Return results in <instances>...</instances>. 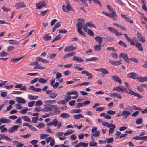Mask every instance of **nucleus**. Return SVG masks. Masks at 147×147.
Returning <instances> with one entry per match:
<instances>
[{
	"mask_svg": "<svg viewBox=\"0 0 147 147\" xmlns=\"http://www.w3.org/2000/svg\"><path fill=\"white\" fill-rule=\"evenodd\" d=\"M113 91L116 90L118 92L123 93L125 92L126 93H128V91L126 88L122 86H116L112 90Z\"/></svg>",
	"mask_w": 147,
	"mask_h": 147,
	"instance_id": "obj_1",
	"label": "nucleus"
},
{
	"mask_svg": "<svg viewBox=\"0 0 147 147\" xmlns=\"http://www.w3.org/2000/svg\"><path fill=\"white\" fill-rule=\"evenodd\" d=\"M46 4L45 1H42L38 3L36 5V7L37 9H40L41 8L45 7Z\"/></svg>",
	"mask_w": 147,
	"mask_h": 147,
	"instance_id": "obj_2",
	"label": "nucleus"
},
{
	"mask_svg": "<svg viewBox=\"0 0 147 147\" xmlns=\"http://www.w3.org/2000/svg\"><path fill=\"white\" fill-rule=\"evenodd\" d=\"M108 29L109 31L112 33H114L117 36H121L122 34L119 32L117 30H115L114 28L109 27H108Z\"/></svg>",
	"mask_w": 147,
	"mask_h": 147,
	"instance_id": "obj_3",
	"label": "nucleus"
},
{
	"mask_svg": "<svg viewBox=\"0 0 147 147\" xmlns=\"http://www.w3.org/2000/svg\"><path fill=\"white\" fill-rule=\"evenodd\" d=\"M58 122V120L56 118H55L53 120L52 122L47 123V125L51 126L53 125L54 127H56L57 126Z\"/></svg>",
	"mask_w": 147,
	"mask_h": 147,
	"instance_id": "obj_4",
	"label": "nucleus"
},
{
	"mask_svg": "<svg viewBox=\"0 0 147 147\" xmlns=\"http://www.w3.org/2000/svg\"><path fill=\"white\" fill-rule=\"evenodd\" d=\"M127 77L131 78L133 79H137L138 77V74L134 72H131L127 74Z\"/></svg>",
	"mask_w": 147,
	"mask_h": 147,
	"instance_id": "obj_5",
	"label": "nucleus"
},
{
	"mask_svg": "<svg viewBox=\"0 0 147 147\" xmlns=\"http://www.w3.org/2000/svg\"><path fill=\"white\" fill-rule=\"evenodd\" d=\"M121 60L114 61L112 60H110L109 61V62L111 64L115 65L117 66L121 64Z\"/></svg>",
	"mask_w": 147,
	"mask_h": 147,
	"instance_id": "obj_6",
	"label": "nucleus"
},
{
	"mask_svg": "<svg viewBox=\"0 0 147 147\" xmlns=\"http://www.w3.org/2000/svg\"><path fill=\"white\" fill-rule=\"evenodd\" d=\"M15 7L16 9H20L26 7V6L23 2H21L15 4Z\"/></svg>",
	"mask_w": 147,
	"mask_h": 147,
	"instance_id": "obj_7",
	"label": "nucleus"
},
{
	"mask_svg": "<svg viewBox=\"0 0 147 147\" xmlns=\"http://www.w3.org/2000/svg\"><path fill=\"white\" fill-rule=\"evenodd\" d=\"M20 126L18 125H14L9 129L8 130V131L11 133H13L17 131V129Z\"/></svg>",
	"mask_w": 147,
	"mask_h": 147,
	"instance_id": "obj_8",
	"label": "nucleus"
},
{
	"mask_svg": "<svg viewBox=\"0 0 147 147\" xmlns=\"http://www.w3.org/2000/svg\"><path fill=\"white\" fill-rule=\"evenodd\" d=\"M62 9L64 12H68L69 11L71 10L72 8L71 6L67 5L66 6L65 5H63L62 6Z\"/></svg>",
	"mask_w": 147,
	"mask_h": 147,
	"instance_id": "obj_9",
	"label": "nucleus"
},
{
	"mask_svg": "<svg viewBox=\"0 0 147 147\" xmlns=\"http://www.w3.org/2000/svg\"><path fill=\"white\" fill-rule=\"evenodd\" d=\"M113 80L115 81L118 82L120 84L122 83V82L121 79L118 77L116 76H112Z\"/></svg>",
	"mask_w": 147,
	"mask_h": 147,
	"instance_id": "obj_10",
	"label": "nucleus"
},
{
	"mask_svg": "<svg viewBox=\"0 0 147 147\" xmlns=\"http://www.w3.org/2000/svg\"><path fill=\"white\" fill-rule=\"evenodd\" d=\"M110 96L111 97L119 98L120 99L122 98V97L121 95L117 93H111L110 94Z\"/></svg>",
	"mask_w": 147,
	"mask_h": 147,
	"instance_id": "obj_11",
	"label": "nucleus"
},
{
	"mask_svg": "<svg viewBox=\"0 0 147 147\" xmlns=\"http://www.w3.org/2000/svg\"><path fill=\"white\" fill-rule=\"evenodd\" d=\"M76 47L73 46H70L66 47L64 49V51L69 52L76 49Z\"/></svg>",
	"mask_w": 147,
	"mask_h": 147,
	"instance_id": "obj_12",
	"label": "nucleus"
},
{
	"mask_svg": "<svg viewBox=\"0 0 147 147\" xmlns=\"http://www.w3.org/2000/svg\"><path fill=\"white\" fill-rule=\"evenodd\" d=\"M16 98V101L18 103L25 104L26 102V100L21 97H17Z\"/></svg>",
	"mask_w": 147,
	"mask_h": 147,
	"instance_id": "obj_13",
	"label": "nucleus"
},
{
	"mask_svg": "<svg viewBox=\"0 0 147 147\" xmlns=\"http://www.w3.org/2000/svg\"><path fill=\"white\" fill-rule=\"evenodd\" d=\"M81 74H86L87 76H88V79H90L92 78L93 76L92 74L89 73L86 70L82 71L81 72Z\"/></svg>",
	"mask_w": 147,
	"mask_h": 147,
	"instance_id": "obj_14",
	"label": "nucleus"
},
{
	"mask_svg": "<svg viewBox=\"0 0 147 147\" xmlns=\"http://www.w3.org/2000/svg\"><path fill=\"white\" fill-rule=\"evenodd\" d=\"M88 143L81 142L78 144L74 147H80L82 146L83 147H87L88 146Z\"/></svg>",
	"mask_w": 147,
	"mask_h": 147,
	"instance_id": "obj_15",
	"label": "nucleus"
},
{
	"mask_svg": "<svg viewBox=\"0 0 147 147\" xmlns=\"http://www.w3.org/2000/svg\"><path fill=\"white\" fill-rule=\"evenodd\" d=\"M0 122L2 123H10L11 121L6 118H2L0 119Z\"/></svg>",
	"mask_w": 147,
	"mask_h": 147,
	"instance_id": "obj_16",
	"label": "nucleus"
},
{
	"mask_svg": "<svg viewBox=\"0 0 147 147\" xmlns=\"http://www.w3.org/2000/svg\"><path fill=\"white\" fill-rule=\"evenodd\" d=\"M49 34H45L43 36L44 40L45 41H48L50 40L51 39V37L49 36Z\"/></svg>",
	"mask_w": 147,
	"mask_h": 147,
	"instance_id": "obj_17",
	"label": "nucleus"
},
{
	"mask_svg": "<svg viewBox=\"0 0 147 147\" xmlns=\"http://www.w3.org/2000/svg\"><path fill=\"white\" fill-rule=\"evenodd\" d=\"M38 98L37 96L29 94L28 95V98L30 100H36Z\"/></svg>",
	"mask_w": 147,
	"mask_h": 147,
	"instance_id": "obj_18",
	"label": "nucleus"
},
{
	"mask_svg": "<svg viewBox=\"0 0 147 147\" xmlns=\"http://www.w3.org/2000/svg\"><path fill=\"white\" fill-rule=\"evenodd\" d=\"M137 79L138 81L140 82H143L145 81H147V77L146 76L140 77H138Z\"/></svg>",
	"mask_w": 147,
	"mask_h": 147,
	"instance_id": "obj_19",
	"label": "nucleus"
},
{
	"mask_svg": "<svg viewBox=\"0 0 147 147\" xmlns=\"http://www.w3.org/2000/svg\"><path fill=\"white\" fill-rule=\"evenodd\" d=\"M94 39L96 42H98L99 44L100 45H101L103 41L102 38L99 36L95 37Z\"/></svg>",
	"mask_w": 147,
	"mask_h": 147,
	"instance_id": "obj_20",
	"label": "nucleus"
},
{
	"mask_svg": "<svg viewBox=\"0 0 147 147\" xmlns=\"http://www.w3.org/2000/svg\"><path fill=\"white\" fill-rule=\"evenodd\" d=\"M72 60L76 61L78 62H82L84 61V60L80 57H78L76 56H74L72 59Z\"/></svg>",
	"mask_w": 147,
	"mask_h": 147,
	"instance_id": "obj_21",
	"label": "nucleus"
},
{
	"mask_svg": "<svg viewBox=\"0 0 147 147\" xmlns=\"http://www.w3.org/2000/svg\"><path fill=\"white\" fill-rule=\"evenodd\" d=\"M135 47L140 51H142L143 50V48L142 47V44L140 43H135Z\"/></svg>",
	"mask_w": 147,
	"mask_h": 147,
	"instance_id": "obj_22",
	"label": "nucleus"
},
{
	"mask_svg": "<svg viewBox=\"0 0 147 147\" xmlns=\"http://www.w3.org/2000/svg\"><path fill=\"white\" fill-rule=\"evenodd\" d=\"M145 86H146V87L147 86V85L142 84L140 86H138L137 87V88L139 91L140 92H142L143 91V87Z\"/></svg>",
	"mask_w": 147,
	"mask_h": 147,
	"instance_id": "obj_23",
	"label": "nucleus"
},
{
	"mask_svg": "<svg viewBox=\"0 0 147 147\" xmlns=\"http://www.w3.org/2000/svg\"><path fill=\"white\" fill-rule=\"evenodd\" d=\"M117 17L116 12L114 10H113L112 12L111 13V15L110 18H113L114 20H116L117 18H116V17Z\"/></svg>",
	"mask_w": 147,
	"mask_h": 147,
	"instance_id": "obj_24",
	"label": "nucleus"
},
{
	"mask_svg": "<svg viewBox=\"0 0 147 147\" xmlns=\"http://www.w3.org/2000/svg\"><path fill=\"white\" fill-rule=\"evenodd\" d=\"M106 42H110L114 41V38L113 37H107V38H105Z\"/></svg>",
	"mask_w": 147,
	"mask_h": 147,
	"instance_id": "obj_25",
	"label": "nucleus"
},
{
	"mask_svg": "<svg viewBox=\"0 0 147 147\" xmlns=\"http://www.w3.org/2000/svg\"><path fill=\"white\" fill-rule=\"evenodd\" d=\"M60 116L63 118H67L70 117V115L67 113H64L61 114Z\"/></svg>",
	"mask_w": 147,
	"mask_h": 147,
	"instance_id": "obj_26",
	"label": "nucleus"
},
{
	"mask_svg": "<svg viewBox=\"0 0 147 147\" xmlns=\"http://www.w3.org/2000/svg\"><path fill=\"white\" fill-rule=\"evenodd\" d=\"M94 48L95 51H99L101 49V45L98 44V45H95L94 47Z\"/></svg>",
	"mask_w": 147,
	"mask_h": 147,
	"instance_id": "obj_27",
	"label": "nucleus"
},
{
	"mask_svg": "<svg viewBox=\"0 0 147 147\" xmlns=\"http://www.w3.org/2000/svg\"><path fill=\"white\" fill-rule=\"evenodd\" d=\"M122 115L124 117H127L130 115V113L129 111L124 110L122 112Z\"/></svg>",
	"mask_w": 147,
	"mask_h": 147,
	"instance_id": "obj_28",
	"label": "nucleus"
},
{
	"mask_svg": "<svg viewBox=\"0 0 147 147\" xmlns=\"http://www.w3.org/2000/svg\"><path fill=\"white\" fill-rule=\"evenodd\" d=\"M86 26H87V27H92L94 28H96V26L95 25L90 21L86 22Z\"/></svg>",
	"mask_w": 147,
	"mask_h": 147,
	"instance_id": "obj_29",
	"label": "nucleus"
},
{
	"mask_svg": "<svg viewBox=\"0 0 147 147\" xmlns=\"http://www.w3.org/2000/svg\"><path fill=\"white\" fill-rule=\"evenodd\" d=\"M74 117L75 119L78 120L80 118H83L84 117V116L82 114H79L77 115H74Z\"/></svg>",
	"mask_w": 147,
	"mask_h": 147,
	"instance_id": "obj_30",
	"label": "nucleus"
},
{
	"mask_svg": "<svg viewBox=\"0 0 147 147\" xmlns=\"http://www.w3.org/2000/svg\"><path fill=\"white\" fill-rule=\"evenodd\" d=\"M23 56L21 57L18 58H11V61L13 62H16L19 61L21 60L23 57Z\"/></svg>",
	"mask_w": 147,
	"mask_h": 147,
	"instance_id": "obj_31",
	"label": "nucleus"
},
{
	"mask_svg": "<svg viewBox=\"0 0 147 147\" xmlns=\"http://www.w3.org/2000/svg\"><path fill=\"white\" fill-rule=\"evenodd\" d=\"M102 124L105 126H107L108 128H110L111 127H112V126H114L113 124L111 123L109 124L108 123L106 122H102Z\"/></svg>",
	"mask_w": 147,
	"mask_h": 147,
	"instance_id": "obj_32",
	"label": "nucleus"
},
{
	"mask_svg": "<svg viewBox=\"0 0 147 147\" xmlns=\"http://www.w3.org/2000/svg\"><path fill=\"white\" fill-rule=\"evenodd\" d=\"M22 118L24 121L27 122L31 123V121L30 120V119L27 116H23L22 117Z\"/></svg>",
	"mask_w": 147,
	"mask_h": 147,
	"instance_id": "obj_33",
	"label": "nucleus"
},
{
	"mask_svg": "<svg viewBox=\"0 0 147 147\" xmlns=\"http://www.w3.org/2000/svg\"><path fill=\"white\" fill-rule=\"evenodd\" d=\"M60 24L59 22H57L54 25L53 28L52 29V31L53 32H54L55 30L60 27Z\"/></svg>",
	"mask_w": 147,
	"mask_h": 147,
	"instance_id": "obj_34",
	"label": "nucleus"
},
{
	"mask_svg": "<svg viewBox=\"0 0 147 147\" xmlns=\"http://www.w3.org/2000/svg\"><path fill=\"white\" fill-rule=\"evenodd\" d=\"M57 95L58 94L57 93H51L49 95V97L51 98L52 99H54L57 96Z\"/></svg>",
	"mask_w": 147,
	"mask_h": 147,
	"instance_id": "obj_35",
	"label": "nucleus"
},
{
	"mask_svg": "<svg viewBox=\"0 0 147 147\" xmlns=\"http://www.w3.org/2000/svg\"><path fill=\"white\" fill-rule=\"evenodd\" d=\"M82 26V25L81 23L80 22H78L76 24V27L77 28V30L81 29Z\"/></svg>",
	"mask_w": 147,
	"mask_h": 147,
	"instance_id": "obj_36",
	"label": "nucleus"
},
{
	"mask_svg": "<svg viewBox=\"0 0 147 147\" xmlns=\"http://www.w3.org/2000/svg\"><path fill=\"white\" fill-rule=\"evenodd\" d=\"M76 53L75 52H72L69 53H68L66 55L65 57L64 58H67L68 57H71L73 56Z\"/></svg>",
	"mask_w": 147,
	"mask_h": 147,
	"instance_id": "obj_37",
	"label": "nucleus"
},
{
	"mask_svg": "<svg viewBox=\"0 0 147 147\" xmlns=\"http://www.w3.org/2000/svg\"><path fill=\"white\" fill-rule=\"evenodd\" d=\"M113 126H112V127H111L109 129V133L110 134L111 133H112L114 131V129L116 128L115 126L113 124Z\"/></svg>",
	"mask_w": 147,
	"mask_h": 147,
	"instance_id": "obj_38",
	"label": "nucleus"
},
{
	"mask_svg": "<svg viewBox=\"0 0 147 147\" xmlns=\"http://www.w3.org/2000/svg\"><path fill=\"white\" fill-rule=\"evenodd\" d=\"M143 122V119L142 118H140L137 119L136 120V123L137 124H140Z\"/></svg>",
	"mask_w": 147,
	"mask_h": 147,
	"instance_id": "obj_39",
	"label": "nucleus"
},
{
	"mask_svg": "<svg viewBox=\"0 0 147 147\" xmlns=\"http://www.w3.org/2000/svg\"><path fill=\"white\" fill-rule=\"evenodd\" d=\"M97 143L93 141L90 142L89 143V146L90 147L95 146L97 145Z\"/></svg>",
	"mask_w": 147,
	"mask_h": 147,
	"instance_id": "obj_40",
	"label": "nucleus"
},
{
	"mask_svg": "<svg viewBox=\"0 0 147 147\" xmlns=\"http://www.w3.org/2000/svg\"><path fill=\"white\" fill-rule=\"evenodd\" d=\"M67 94H69V95H78V92L76 91H73L71 92H67Z\"/></svg>",
	"mask_w": 147,
	"mask_h": 147,
	"instance_id": "obj_41",
	"label": "nucleus"
},
{
	"mask_svg": "<svg viewBox=\"0 0 147 147\" xmlns=\"http://www.w3.org/2000/svg\"><path fill=\"white\" fill-rule=\"evenodd\" d=\"M52 110V108L51 107H45L42 109V111H50Z\"/></svg>",
	"mask_w": 147,
	"mask_h": 147,
	"instance_id": "obj_42",
	"label": "nucleus"
},
{
	"mask_svg": "<svg viewBox=\"0 0 147 147\" xmlns=\"http://www.w3.org/2000/svg\"><path fill=\"white\" fill-rule=\"evenodd\" d=\"M71 99V97L69 96V94L67 93L66 94L65 100L66 102H68Z\"/></svg>",
	"mask_w": 147,
	"mask_h": 147,
	"instance_id": "obj_43",
	"label": "nucleus"
},
{
	"mask_svg": "<svg viewBox=\"0 0 147 147\" xmlns=\"http://www.w3.org/2000/svg\"><path fill=\"white\" fill-rule=\"evenodd\" d=\"M38 82L40 83L44 84L47 82V80L45 79L41 78L39 79Z\"/></svg>",
	"mask_w": 147,
	"mask_h": 147,
	"instance_id": "obj_44",
	"label": "nucleus"
},
{
	"mask_svg": "<svg viewBox=\"0 0 147 147\" xmlns=\"http://www.w3.org/2000/svg\"><path fill=\"white\" fill-rule=\"evenodd\" d=\"M44 103L45 104L44 105V106H49L51 104L50 101V100H46L44 101Z\"/></svg>",
	"mask_w": 147,
	"mask_h": 147,
	"instance_id": "obj_45",
	"label": "nucleus"
},
{
	"mask_svg": "<svg viewBox=\"0 0 147 147\" xmlns=\"http://www.w3.org/2000/svg\"><path fill=\"white\" fill-rule=\"evenodd\" d=\"M21 117H19L17 120L16 121L14 122V123L15 124H18L19 125H21L22 124V122L21 121Z\"/></svg>",
	"mask_w": 147,
	"mask_h": 147,
	"instance_id": "obj_46",
	"label": "nucleus"
},
{
	"mask_svg": "<svg viewBox=\"0 0 147 147\" xmlns=\"http://www.w3.org/2000/svg\"><path fill=\"white\" fill-rule=\"evenodd\" d=\"M28 108L26 107L24 109H22L20 111V113L22 114H25L28 111Z\"/></svg>",
	"mask_w": 147,
	"mask_h": 147,
	"instance_id": "obj_47",
	"label": "nucleus"
},
{
	"mask_svg": "<svg viewBox=\"0 0 147 147\" xmlns=\"http://www.w3.org/2000/svg\"><path fill=\"white\" fill-rule=\"evenodd\" d=\"M101 72L105 74H107L109 73L108 71L105 68H101Z\"/></svg>",
	"mask_w": 147,
	"mask_h": 147,
	"instance_id": "obj_48",
	"label": "nucleus"
},
{
	"mask_svg": "<svg viewBox=\"0 0 147 147\" xmlns=\"http://www.w3.org/2000/svg\"><path fill=\"white\" fill-rule=\"evenodd\" d=\"M43 105L42 101L40 100L37 101L36 102L35 105L36 106H40Z\"/></svg>",
	"mask_w": 147,
	"mask_h": 147,
	"instance_id": "obj_49",
	"label": "nucleus"
},
{
	"mask_svg": "<svg viewBox=\"0 0 147 147\" xmlns=\"http://www.w3.org/2000/svg\"><path fill=\"white\" fill-rule=\"evenodd\" d=\"M100 135V132L99 131H96L94 133L92 134V135L94 137H97Z\"/></svg>",
	"mask_w": 147,
	"mask_h": 147,
	"instance_id": "obj_50",
	"label": "nucleus"
},
{
	"mask_svg": "<svg viewBox=\"0 0 147 147\" xmlns=\"http://www.w3.org/2000/svg\"><path fill=\"white\" fill-rule=\"evenodd\" d=\"M118 44L119 45H121L122 46L125 47H127V45L126 44L124 43L121 40H120L119 42H118Z\"/></svg>",
	"mask_w": 147,
	"mask_h": 147,
	"instance_id": "obj_51",
	"label": "nucleus"
},
{
	"mask_svg": "<svg viewBox=\"0 0 147 147\" xmlns=\"http://www.w3.org/2000/svg\"><path fill=\"white\" fill-rule=\"evenodd\" d=\"M92 1L95 3L97 4L100 7L102 6V5L99 0H92Z\"/></svg>",
	"mask_w": 147,
	"mask_h": 147,
	"instance_id": "obj_52",
	"label": "nucleus"
},
{
	"mask_svg": "<svg viewBox=\"0 0 147 147\" xmlns=\"http://www.w3.org/2000/svg\"><path fill=\"white\" fill-rule=\"evenodd\" d=\"M38 120V117H35L32 118V121L34 123H36Z\"/></svg>",
	"mask_w": 147,
	"mask_h": 147,
	"instance_id": "obj_53",
	"label": "nucleus"
},
{
	"mask_svg": "<svg viewBox=\"0 0 147 147\" xmlns=\"http://www.w3.org/2000/svg\"><path fill=\"white\" fill-rule=\"evenodd\" d=\"M106 50H109L114 52L116 51V50L115 49L114 47H107Z\"/></svg>",
	"mask_w": 147,
	"mask_h": 147,
	"instance_id": "obj_54",
	"label": "nucleus"
},
{
	"mask_svg": "<svg viewBox=\"0 0 147 147\" xmlns=\"http://www.w3.org/2000/svg\"><path fill=\"white\" fill-rule=\"evenodd\" d=\"M35 101H31L28 103V106L29 107H32L34 105Z\"/></svg>",
	"mask_w": 147,
	"mask_h": 147,
	"instance_id": "obj_55",
	"label": "nucleus"
},
{
	"mask_svg": "<svg viewBox=\"0 0 147 147\" xmlns=\"http://www.w3.org/2000/svg\"><path fill=\"white\" fill-rule=\"evenodd\" d=\"M45 125L44 123H40L36 126V127L39 128H41L44 127Z\"/></svg>",
	"mask_w": 147,
	"mask_h": 147,
	"instance_id": "obj_56",
	"label": "nucleus"
},
{
	"mask_svg": "<svg viewBox=\"0 0 147 147\" xmlns=\"http://www.w3.org/2000/svg\"><path fill=\"white\" fill-rule=\"evenodd\" d=\"M88 34L90 36H93L94 35V33L92 30L88 29L87 32Z\"/></svg>",
	"mask_w": 147,
	"mask_h": 147,
	"instance_id": "obj_57",
	"label": "nucleus"
},
{
	"mask_svg": "<svg viewBox=\"0 0 147 147\" xmlns=\"http://www.w3.org/2000/svg\"><path fill=\"white\" fill-rule=\"evenodd\" d=\"M28 127H29L31 130L33 131H36L37 129L33 127L32 125L29 124L28 125Z\"/></svg>",
	"mask_w": 147,
	"mask_h": 147,
	"instance_id": "obj_58",
	"label": "nucleus"
},
{
	"mask_svg": "<svg viewBox=\"0 0 147 147\" xmlns=\"http://www.w3.org/2000/svg\"><path fill=\"white\" fill-rule=\"evenodd\" d=\"M9 42H8V43L10 44H18V42H17L14 41V40L13 39H11V40H9Z\"/></svg>",
	"mask_w": 147,
	"mask_h": 147,
	"instance_id": "obj_59",
	"label": "nucleus"
},
{
	"mask_svg": "<svg viewBox=\"0 0 147 147\" xmlns=\"http://www.w3.org/2000/svg\"><path fill=\"white\" fill-rule=\"evenodd\" d=\"M113 141V137H111L108 138L107 140V143H110Z\"/></svg>",
	"mask_w": 147,
	"mask_h": 147,
	"instance_id": "obj_60",
	"label": "nucleus"
},
{
	"mask_svg": "<svg viewBox=\"0 0 147 147\" xmlns=\"http://www.w3.org/2000/svg\"><path fill=\"white\" fill-rule=\"evenodd\" d=\"M73 112L74 113H81L82 110L80 109H75L72 110Z\"/></svg>",
	"mask_w": 147,
	"mask_h": 147,
	"instance_id": "obj_61",
	"label": "nucleus"
},
{
	"mask_svg": "<svg viewBox=\"0 0 147 147\" xmlns=\"http://www.w3.org/2000/svg\"><path fill=\"white\" fill-rule=\"evenodd\" d=\"M133 95H134V96H135L139 98H143V96H140V95L137 92H134Z\"/></svg>",
	"mask_w": 147,
	"mask_h": 147,
	"instance_id": "obj_62",
	"label": "nucleus"
},
{
	"mask_svg": "<svg viewBox=\"0 0 147 147\" xmlns=\"http://www.w3.org/2000/svg\"><path fill=\"white\" fill-rule=\"evenodd\" d=\"M77 138V136H76L75 134H74L71 135L70 136V139L72 140H73L76 139Z\"/></svg>",
	"mask_w": 147,
	"mask_h": 147,
	"instance_id": "obj_63",
	"label": "nucleus"
},
{
	"mask_svg": "<svg viewBox=\"0 0 147 147\" xmlns=\"http://www.w3.org/2000/svg\"><path fill=\"white\" fill-rule=\"evenodd\" d=\"M112 57L113 58L117 59L118 57L117 54L115 52H113L111 53Z\"/></svg>",
	"mask_w": 147,
	"mask_h": 147,
	"instance_id": "obj_64",
	"label": "nucleus"
}]
</instances>
